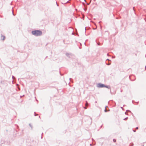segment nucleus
<instances>
[{
	"mask_svg": "<svg viewBox=\"0 0 146 146\" xmlns=\"http://www.w3.org/2000/svg\"><path fill=\"white\" fill-rule=\"evenodd\" d=\"M32 33L33 35L36 36H40L42 34L41 31L39 30L33 31L32 32Z\"/></svg>",
	"mask_w": 146,
	"mask_h": 146,
	"instance_id": "f257e3e1",
	"label": "nucleus"
},
{
	"mask_svg": "<svg viewBox=\"0 0 146 146\" xmlns=\"http://www.w3.org/2000/svg\"><path fill=\"white\" fill-rule=\"evenodd\" d=\"M97 86L99 88H103V87H107L108 88L107 86H106L104 84H101V83H99L97 85Z\"/></svg>",
	"mask_w": 146,
	"mask_h": 146,
	"instance_id": "f03ea898",
	"label": "nucleus"
},
{
	"mask_svg": "<svg viewBox=\"0 0 146 146\" xmlns=\"http://www.w3.org/2000/svg\"><path fill=\"white\" fill-rule=\"evenodd\" d=\"M131 77L134 78V76H129V78L131 81H134L135 80V79H132L131 78Z\"/></svg>",
	"mask_w": 146,
	"mask_h": 146,
	"instance_id": "7ed1b4c3",
	"label": "nucleus"
},
{
	"mask_svg": "<svg viewBox=\"0 0 146 146\" xmlns=\"http://www.w3.org/2000/svg\"><path fill=\"white\" fill-rule=\"evenodd\" d=\"M1 39H2L3 40H4L5 39V36L2 35V36H1Z\"/></svg>",
	"mask_w": 146,
	"mask_h": 146,
	"instance_id": "20e7f679",
	"label": "nucleus"
},
{
	"mask_svg": "<svg viewBox=\"0 0 146 146\" xmlns=\"http://www.w3.org/2000/svg\"><path fill=\"white\" fill-rule=\"evenodd\" d=\"M88 106V104L87 102H86V107H87Z\"/></svg>",
	"mask_w": 146,
	"mask_h": 146,
	"instance_id": "39448f33",
	"label": "nucleus"
},
{
	"mask_svg": "<svg viewBox=\"0 0 146 146\" xmlns=\"http://www.w3.org/2000/svg\"><path fill=\"white\" fill-rule=\"evenodd\" d=\"M130 146H133V143H130Z\"/></svg>",
	"mask_w": 146,
	"mask_h": 146,
	"instance_id": "423d86ee",
	"label": "nucleus"
},
{
	"mask_svg": "<svg viewBox=\"0 0 146 146\" xmlns=\"http://www.w3.org/2000/svg\"><path fill=\"white\" fill-rule=\"evenodd\" d=\"M133 132H136V131L135 130L133 129Z\"/></svg>",
	"mask_w": 146,
	"mask_h": 146,
	"instance_id": "0eeeda50",
	"label": "nucleus"
},
{
	"mask_svg": "<svg viewBox=\"0 0 146 146\" xmlns=\"http://www.w3.org/2000/svg\"><path fill=\"white\" fill-rule=\"evenodd\" d=\"M113 141H114V142H115L116 141V140L115 139H114L113 140Z\"/></svg>",
	"mask_w": 146,
	"mask_h": 146,
	"instance_id": "6e6552de",
	"label": "nucleus"
},
{
	"mask_svg": "<svg viewBox=\"0 0 146 146\" xmlns=\"http://www.w3.org/2000/svg\"><path fill=\"white\" fill-rule=\"evenodd\" d=\"M136 129H138V127H137L136 128H135Z\"/></svg>",
	"mask_w": 146,
	"mask_h": 146,
	"instance_id": "1a4fd4ad",
	"label": "nucleus"
},
{
	"mask_svg": "<svg viewBox=\"0 0 146 146\" xmlns=\"http://www.w3.org/2000/svg\"><path fill=\"white\" fill-rule=\"evenodd\" d=\"M131 112V111L130 110H128V112Z\"/></svg>",
	"mask_w": 146,
	"mask_h": 146,
	"instance_id": "9d476101",
	"label": "nucleus"
},
{
	"mask_svg": "<svg viewBox=\"0 0 146 146\" xmlns=\"http://www.w3.org/2000/svg\"><path fill=\"white\" fill-rule=\"evenodd\" d=\"M84 108L85 109H86L87 108L86 107H84Z\"/></svg>",
	"mask_w": 146,
	"mask_h": 146,
	"instance_id": "9b49d317",
	"label": "nucleus"
},
{
	"mask_svg": "<svg viewBox=\"0 0 146 146\" xmlns=\"http://www.w3.org/2000/svg\"><path fill=\"white\" fill-rule=\"evenodd\" d=\"M105 111H106V110H105Z\"/></svg>",
	"mask_w": 146,
	"mask_h": 146,
	"instance_id": "f8f14e48",
	"label": "nucleus"
},
{
	"mask_svg": "<svg viewBox=\"0 0 146 146\" xmlns=\"http://www.w3.org/2000/svg\"><path fill=\"white\" fill-rule=\"evenodd\" d=\"M134 7H133V9H134Z\"/></svg>",
	"mask_w": 146,
	"mask_h": 146,
	"instance_id": "ddd939ff",
	"label": "nucleus"
}]
</instances>
